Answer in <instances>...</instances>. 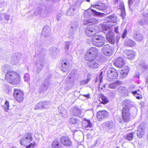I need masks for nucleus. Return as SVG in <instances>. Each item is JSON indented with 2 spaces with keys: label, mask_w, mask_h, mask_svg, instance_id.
Listing matches in <instances>:
<instances>
[{
  "label": "nucleus",
  "mask_w": 148,
  "mask_h": 148,
  "mask_svg": "<svg viewBox=\"0 0 148 148\" xmlns=\"http://www.w3.org/2000/svg\"><path fill=\"white\" fill-rule=\"evenodd\" d=\"M5 79L8 82L13 85L18 84L20 81L19 75L13 71L8 72L5 75Z\"/></svg>",
  "instance_id": "1"
},
{
  "label": "nucleus",
  "mask_w": 148,
  "mask_h": 148,
  "mask_svg": "<svg viewBox=\"0 0 148 148\" xmlns=\"http://www.w3.org/2000/svg\"><path fill=\"white\" fill-rule=\"evenodd\" d=\"M103 31L106 33V37L108 41L111 43L114 44L115 42L114 34L111 29L106 27H103Z\"/></svg>",
  "instance_id": "2"
},
{
  "label": "nucleus",
  "mask_w": 148,
  "mask_h": 148,
  "mask_svg": "<svg viewBox=\"0 0 148 148\" xmlns=\"http://www.w3.org/2000/svg\"><path fill=\"white\" fill-rule=\"evenodd\" d=\"M98 53V49L95 47H92L88 50L85 56V58L88 61L94 60Z\"/></svg>",
  "instance_id": "3"
},
{
  "label": "nucleus",
  "mask_w": 148,
  "mask_h": 148,
  "mask_svg": "<svg viewBox=\"0 0 148 148\" xmlns=\"http://www.w3.org/2000/svg\"><path fill=\"white\" fill-rule=\"evenodd\" d=\"M91 40L93 44L96 46L101 47L105 43V38L101 35H97L94 36Z\"/></svg>",
  "instance_id": "4"
},
{
  "label": "nucleus",
  "mask_w": 148,
  "mask_h": 148,
  "mask_svg": "<svg viewBox=\"0 0 148 148\" xmlns=\"http://www.w3.org/2000/svg\"><path fill=\"white\" fill-rule=\"evenodd\" d=\"M92 13H93L94 16L100 17H103L105 16V13L97 12L92 9L90 10H88L85 12L84 13V16L86 18L89 17L91 16Z\"/></svg>",
  "instance_id": "5"
},
{
  "label": "nucleus",
  "mask_w": 148,
  "mask_h": 148,
  "mask_svg": "<svg viewBox=\"0 0 148 148\" xmlns=\"http://www.w3.org/2000/svg\"><path fill=\"white\" fill-rule=\"evenodd\" d=\"M50 106V103L49 101H41L39 102L35 105L34 109L37 110L46 109L49 108Z\"/></svg>",
  "instance_id": "6"
},
{
  "label": "nucleus",
  "mask_w": 148,
  "mask_h": 148,
  "mask_svg": "<svg viewBox=\"0 0 148 148\" xmlns=\"http://www.w3.org/2000/svg\"><path fill=\"white\" fill-rule=\"evenodd\" d=\"M33 140L31 133H28L25 136L22 137L20 140V144L22 145H25L30 143Z\"/></svg>",
  "instance_id": "7"
},
{
  "label": "nucleus",
  "mask_w": 148,
  "mask_h": 148,
  "mask_svg": "<svg viewBox=\"0 0 148 148\" xmlns=\"http://www.w3.org/2000/svg\"><path fill=\"white\" fill-rule=\"evenodd\" d=\"M13 96L15 99L19 102H21L23 100V93L22 91L18 89H14Z\"/></svg>",
  "instance_id": "8"
},
{
  "label": "nucleus",
  "mask_w": 148,
  "mask_h": 148,
  "mask_svg": "<svg viewBox=\"0 0 148 148\" xmlns=\"http://www.w3.org/2000/svg\"><path fill=\"white\" fill-rule=\"evenodd\" d=\"M106 73L111 79H115L118 76V73L116 70L112 68H109L107 71Z\"/></svg>",
  "instance_id": "9"
},
{
  "label": "nucleus",
  "mask_w": 148,
  "mask_h": 148,
  "mask_svg": "<svg viewBox=\"0 0 148 148\" xmlns=\"http://www.w3.org/2000/svg\"><path fill=\"white\" fill-rule=\"evenodd\" d=\"M105 130L109 132H112L114 129V125L112 121H107L103 124Z\"/></svg>",
  "instance_id": "10"
},
{
  "label": "nucleus",
  "mask_w": 148,
  "mask_h": 148,
  "mask_svg": "<svg viewBox=\"0 0 148 148\" xmlns=\"http://www.w3.org/2000/svg\"><path fill=\"white\" fill-rule=\"evenodd\" d=\"M108 112L106 110H101L98 112L97 113V117L99 121L107 118L108 117Z\"/></svg>",
  "instance_id": "11"
},
{
  "label": "nucleus",
  "mask_w": 148,
  "mask_h": 148,
  "mask_svg": "<svg viewBox=\"0 0 148 148\" xmlns=\"http://www.w3.org/2000/svg\"><path fill=\"white\" fill-rule=\"evenodd\" d=\"M22 54L20 53H17L12 58V60L14 64H16L18 62L21 63L22 62Z\"/></svg>",
  "instance_id": "12"
},
{
  "label": "nucleus",
  "mask_w": 148,
  "mask_h": 148,
  "mask_svg": "<svg viewBox=\"0 0 148 148\" xmlns=\"http://www.w3.org/2000/svg\"><path fill=\"white\" fill-rule=\"evenodd\" d=\"M70 66L69 60L66 58L63 59L62 62L61 70L65 72H67L69 69V68Z\"/></svg>",
  "instance_id": "13"
},
{
  "label": "nucleus",
  "mask_w": 148,
  "mask_h": 148,
  "mask_svg": "<svg viewBox=\"0 0 148 148\" xmlns=\"http://www.w3.org/2000/svg\"><path fill=\"white\" fill-rule=\"evenodd\" d=\"M102 50L103 53L106 56L110 55L113 51L112 48L108 44L105 45L102 47Z\"/></svg>",
  "instance_id": "14"
},
{
  "label": "nucleus",
  "mask_w": 148,
  "mask_h": 148,
  "mask_svg": "<svg viewBox=\"0 0 148 148\" xmlns=\"http://www.w3.org/2000/svg\"><path fill=\"white\" fill-rule=\"evenodd\" d=\"M146 132V128L141 125H139L137 132V137L139 138H142Z\"/></svg>",
  "instance_id": "15"
},
{
  "label": "nucleus",
  "mask_w": 148,
  "mask_h": 148,
  "mask_svg": "<svg viewBox=\"0 0 148 148\" xmlns=\"http://www.w3.org/2000/svg\"><path fill=\"white\" fill-rule=\"evenodd\" d=\"M96 32L95 29L90 26H87L85 30L86 34L89 36H92L95 34Z\"/></svg>",
  "instance_id": "16"
},
{
  "label": "nucleus",
  "mask_w": 148,
  "mask_h": 148,
  "mask_svg": "<svg viewBox=\"0 0 148 148\" xmlns=\"http://www.w3.org/2000/svg\"><path fill=\"white\" fill-rule=\"evenodd\" d=\"M60 142L66 146H70L72 145L70 139L67 136L62 137L60 138Z\"/></svg>",
  "instance_id": "17"
},
{
  "label": "nucleus",
  "mask_w": 148,
  "mask_h": 148,
  "mask_svg": "<svg viewBox=\"0 0 148 148\" xmlns=\"http://www.w3.org/2000/svg\"><path fill=\"white\" fill-rule=\"evenodd\" d=\"M49 85V81L48 79L45 80L43 82L42 85H41L39 89V92L42 93L43 91L46 90L48 88Z\"/></svg>",
  "instance_id": "18"
},
{
  "label": "nucleus",
  "mask_w": 148,
  "mask_h": 148,
  "mask_svg": "<svg viewBox=\"0 0 148 148\" xmlns=\"http://www.w3.org/2000/svg\"><path fill=\"white\" fill-rule=\"evenodd\" d=\"M51 28L48 26H45L42 32V34L45 37H48L51 34Z\"/></svg>",
  "instance_id": "19"
},
{
  "label": "nucleus",
  "mask_w": 148,
  "mask_h": 148,
  "mask_svg": "<svg viewBox=\"0 0 148 148\" xmlns=\"http://www.w3.org/2000/svg\"><path fill=\"white\" fill-rule=\"evenodd\" d=\"M40 61L38 62L36 65L37 68V72L38 73L40 72L43 68V66L44 64L45 59L44 58L42 59L40 58Z\"/></svg>",
  "instance_id": "20"
},
{
  "label": "nucleus",
  "mask_w": 148,
  "mask_h": 148,
  "mask_svg": "<svg viewBox=\"0 0 148 148\" xmlns=\"http://www.w3.org/2000/svg\"><path fill=\"white\" fill-rule=\"evenodd\" d=\"M133 37L134 39L138 42H141L143 39V36L139 32H136L134 34Z\"/></svg>",
  "instance_id": "21"
},
{
  "label": "nucleus",
  "mask_w": 148,
  "mask_h": 148,
  "mask_svg": "<svg viewBox=\"0 0 148 148\" xmlns=\"http://www.w3.org/2000/svg\"><path fill=\"white\" fill-rule=\"evenodd\" d=\"M114 64L116 66L121 68L124 65V63L123 60L121 58H119L115 60Z\"/></svg>",
  "instance_id": "22"
},
{
  "label": "nucleus",
  "mask_w": 148,
  "mask_h": 148,
  "mask_svg": "<svg viewBox=\"0 0 148 148\" xmlns=\"http://www.w3.org/2000/svg\"><path fill=\"white\" fill-rule=\"evenodd\" d=\"M69 123L71 124H74L78 126L80 125L81 121L75 117L71 118L69 120Z\"/></svg>",
  "instance_id": "23"
},
{
  "label": "nucleus",
  "mask_w": 148,
  "mask_h": 148,
  "mask_svg": "<svg viewBox=\"0 0 148 148\" xmlns=\"http://www.w3.org/2000/svg\"><path fill=\"white\" fill-rule=\"evenodd\" d=\"M72 114L75 116H80L82 112L81 110L77 107H74L72 108L71 110Z\"/></svg>",
  "instance_id": "24"
},
{
  "label": "nucleus",
  "mask_w": 148,
  "mask_h": 148,
  "mask_svg": "<svg viewBox=\"0 0 148 148\" xmlns=\"http://www.w3.org/2000/svg\"><path fill=\"white\" fill-rule=\"evenodd\" d=\"M124 44L125 46L131 47H134L136 45V42L130 39L126 40L124 42Z\"/></svg>",
  "instance_id": "25"
},
{
  "label": "nucleus",
  "mask_w": 148,
  "mask_h": 148,
  "mask_svg": "<svg viewBox=\"0 0 148 148\" xmlns=\"http://www.w3.org/2000/svg\"><path fill=\"white\" fill-rule=\"evenodd\" d=\"M129 71V69L128 66H125L122 70L121 74L123 78L125 77L128 74Z\"/></svg>",
  "instance_id": "26"
},
{
  "label": "nucleus",
  "mask_w": 148,
  "mask_h": 148,
  "mask_svg": "<svg viewBox=\"0 0 148 148\" xmlns=\"http://www.w3.org/2000/svg\"><path fill=\"white\" fill-rule=\"evenodd\" d=\"M124 53L126 54L127 58L129 59L134 58L136 54L134 52L127 51V50L124 51Z\"/></svg>",
  "instance_id": "27"
},
{
  "label": "nucleus",
  "mask_w": 148,
  "mask_h": 148,
  "mask_svg": "<svg viewBox=\"0 0 148 148\" xmlns=\"http://www.w3.org/2000/svg\"><path fill=\"white\" fill-rule=\"evenodd\" d=\"M90 61V62L88 63V65L90 68L92 69H96L99 67V64L95 61L92 60Z\"/></svg>",
  "instance_id": "28"
},
{
  "label": "nucleus",
  "mask_w": 148,
  "mask_h": 148,
  "mask_svg": "<svg viewBox=\"0 0 148 148\" xmlns=\"http://www.w3.org/2000/svg\"><path fill=\"white\" fill-rule=\"evenodd\" d=\"M49 53L54 58H55L57 56L58 51L56 47L51 48L49 49Z\"/></svg>",
  "instance_id": "29"
},
{
  "label": "nucleus",
  "mask_w": 148,
  "mask_h": 148,
  "mask_svg": "<svg viewBox=\"0 0 148 148\" xmlns=\"http://www.w3.org/2000/svg\"><path fill=\"white\" fill-rule=\"evenodd\" d=\"M35 14L37 15H39L42 16H44L46 15V10L42 8H38L37 11L35 12Z\"/></svg>",
  "instance_id": "30"
},
{
  "label": "nucleus",
  "mask_w": 148,
  "mask_h": 148,
  "mask_svg": "<svg viewBox=\"0 0 148 148\" xmlns=\"http://www.w3.org/2000/svg\"><path fill=\"white\" fill-rule=\"evenodd\" d=\"M94 8L99 11H103L107 8V7L104 4H102L101 5H99L98 4H96L92 6Z\"/></svg>",
  "instance_id": "31"
},
{
  "label": "nucleus",
  "mask_w": 148,
  "mask_h": 148,
  "mask_svg": "<svg viewBox=\"0 0 148 148\" xmlns=\"http://www.w3.org/2000/svg\"><path fill=\"white\" fill-rule=\"evenodd\" d=\"M132 93L135 96L136 99H140L141 98V92L139 90L132 91Z\"/></svg>",
  "instance_id": "32"
},
{
  "label": "nucleus",
  "mask_w": 148,
  "mask_h": 148,
  "mask_svg": "<svg viewBox=\"0 0 148 148\" xmlns=\"http://www.w3.org/2000/svg\"><path fill=\"white\" fill-rule=\"evenodd\" d=\"M140 67L143 69H148V61L143 60L140 64Z\"/></svg>",
  "instance_id": "33"
},
{
  "label": "nucleus",
  "mask_w": 148,
  "mask_h": 148,
  "mask_svg": "<svg viewBox=\"0 0 148 148\" xmlns=\"http://www.w3.org/2000/svg\"><path fill=\"white\" fill-rule=\"evenodd\" d=\"M99 100L101 101V103L103 104H105L108 102L107 97L103 95H100Z\"/></svg>",
  "instance_id": "34"
},
{
  "label": "nucleus",
  "mask_w": 148,
  "mask_h": 148,
  "mask_svg": "<svg viewBox=\"0 0 148 148\" xmlns=\"http://www.w3.org/2000/svg\"><path fill=\"white\" fill-rule=\"evenodd\" d=\"M75 24L74 26H71L69 31V34L70 36H73L74 34V32H75L76 29L77 27V23H75Z\"/></svg>",
  "instance_id": "35"
},
{
  "label": "nucleus",
  "mask_w": 148,
  "mask_h": 148,
  "mask_svg": "<svg viewBox=\"0 0 148 148\" xmlns=\"http://www.w3.org/2000/svg\"><path fill=\"white\" fill-rule=\"evenodd\" d=\"M82 125L85 127H92V124L89 120L84 121L82 123Z\"/></svg>",
  "instance_id": "36"
},
{
  "label": "nucleus",
  "mask_w": 148,
  "mask_h": 148,
  "mask_svg": "<svg viewBox=\"0 0 148 148\" xmlns=\"http://www.w3.org/2000/svg\"><path fill=\"white\" fill-rule=\"evenodd\" d=\"M51 146L53 148H60V145L57 140H54L51 144Z\"/></svg>",
  "instance_id": "37"
},
{
  "label": "nucleus",
  "mask_w": 148,
  "mask_h": 148,
  "mask_svg": "<svg viewBox=\"0 0 148 148\" xmlns=\"http://www.w3.org/2000/svg\"><path fill=\"white\" fill-rule=\"evenodd\" d=\"M108 17L109 18V22H111L113 23L116 22V17L114 15H111Z\"/></svg>",
  "instance_id": "38"
},
{
  "label": "nucleus",
  "mask_w": 148,
  "mask_h": 148,
  "mask_svg": "<svg viewBox=\"0 0 148 148\" xmlns=\"http://www.w3.org/2000/svg\"><path fill=\"white\" fill-rule=\"evenodd\" d=\"M88 24L91 23L92 24L97 23H98V20L95 18H92L87 20Z\"/></svg>",
  "instance_id": "39"
},
{
  "label": "nucleus",
  "mask_w": 148,
  "mask_h": 148,
  "mask_svg": "<svg viewBox=\"0 0 148 148\" xmlns=\"http://www.w3.org/2000/svg\"><path fill=\"white\" fill-rule=\"evenodd\" d=\"M131 116V114H122L123 120L125 122H127L130 120Z\"/></svg>",
  "instance_id": "40"
},
{
  "label": "nucleus",
  "mask_w": 148,
  "mask_h": 148,
  "mask_svg": "<svg viewBox=\"0 0 148 148\" xmlns=\"http://www.w3.org/2000/svg\"><path fill=\"white\" fill-rule=\"evenodd\" d=\"M10 66L7 64H5L3 65L2 67V70L3 72L6 73L8 71H9L10 69Z\"/></svg>",
  "instance_id": "41"
},
{
  "label": "nucleus",
  "mask_w": 148,
  "mask_h": 148,
  "mask_svg": "<svg viewBox=\"0 0 148 148\" xmlns=\"http://www.w3.org/2000/svg\"><path fill=\"white\" fill-rule=\"evenodd\" d=\"M142 18L138 20V23L140 25H146L147 23L146 22L145 18L144 15Z\"/></svg>",
  "instance_id": "42"
},
{
  "label": "nucleus",
  "mask_w": 148,
  "mask_h": 148,
  "mask_svg": "<svg viewBox=\"0 0 148 148\" xmlns=\"http://www.w3.org/2000/svg\"><path fill=\"white\" fill-rule=\"evenodd\" d=\"M121 82L119 81H117L115 82L110 84L108 86L110 88H114L118 85H120Z\"/></svg>",
  "instance_id": "43"
},
{
  "label": "nucleus",
  "mask_w": 148,
  "mask_h": 148,
  "mask_svg": "<svg viewBox=\"0 0 148 148\" xmlns=\"http://www.w3.org/2000/svg\"><path fill=\"white\" fill-rule=\"evenodd\" d=\"M122 114H131L130 112L129 108L128 107H125L122 109Z\"/></svg>",
  "instance_id": "44"
},
{
  "label": "nucleus",
  "mask_w": 148,
  "mask_h": 148,
  "mask_svg": "<svg viewBox=\"0 0 148 148\" xmlns=\"http://www.w3.org/2000/svg\"><path fill=\"white\" fill-rule=\"evenodd\" d=\"M9 103L6 101L5 102V105L2 106V107L5 110V112H8L9 110Z\"/></svg>",
  "instance_id": "45"
},
{
  "label": "nucleus",
  "mask_w": 148,
  "mask_h": 148,
  "mask_svg": "<svg viewBox=\"0 0 148 148\" xmlns=\"http://www.w3.org/2000/svg\"><path fill=\"white\" fill-rule=\"evenodd\" d=\"M133 133L131 132L127 134L125 138L128 140H132L133 138Z\"/></svg>",
  "instance_id": "46"
},
{
  "label": "nucleus",
  "mask_w": 148,
  "mask_h": 148,
  "mask_svg": "<svg viewBox=\"0 0 148 148\" xmlns=\"http://www.w3.org/2000/svg\"><path fill=\"white\" fill-rule=\"evenodd\" d=\"M71 41L67 42L65 43L64 49L66 52L69 50V47L71 44Z\"/></svg>",
  "instance_id": "47"
},
{
  "label": "nucleus",
  "mask_w": 148,
  "mask_h": 148,
  "mask_svg": "<svg viewBox=\"0 0 148 148\" xmlns=\"http://www.w3.org/2000/svg\"><path fill=\"white\" fill-rule=\"evenodd\" d=\"M23 79L25 81L27 82H29L30 79L29 74L28 73H25L24 75Z\"/></svg>",
  "instance_id": "48"
},
{
  "label": "nucleus",
  "mask_w": 148,
  "mask_h": 148,
  "mask_svg": "<svg viewBox=\"0 0 148 148\" xmlns=\"http://www.w3.org/2000/svg\"><path fill=\"white\" fill-rule=\"evenodd\" d=\"M118 90L119 91L126 93L127 92V89L126 88L123 86H121L119 88Z\"/></svg>",
  "instance_id": "49"
},
{
  "label": "nucleus",
  "mask_w": 148,
  "mask_h": 148,
  "mask_svg": "<svg viewBox=\"0 0 148 148\" xmlns=\"http://www.w3.org/2000/svg\"><path fill=\"white\" fill-rule=\"evenodd\" d=\"M135 88V86L133 85H132L129 86L128 88V90L130 92L132 93V91H134V90Z\"/></svg>",
  "instance_id": "50"
},
{
  "label": "nucleus",
  "mask_w": 148,
  "mask_h": 148,
  "mask_svg": "<svg viewBox=\"0 0 148 148\" xmlns=\"http://www.w3.org/2000/svg\"><path fill=\"white\" fill-rule=\"evenodd\" d=\"M124 103L125 105V107H128L130 105L131 103V101L130 100L126 99L124 100Z\"/></svg>",
  "instance_id": "51"
},
{
  "label": "nucleus",
  "mask_w": 148,
  "mask_h": 148,
  "mask_svg": "<svg viewBox=\"0 0 148 148\" xmlns=\"http://www.w3.org/2000/svg\"><path fill=\"white\" fill-rule=\"evenodd\" d=\"M3 88L4 91L8 92L10 91L9 87L7 84H4L3 86Z\"/></svg>",
  "instance_id": "52"
},
{
  "label": "nucleus",
  "mask_w": 148,
  "mask_h": 148,
  "mask_svg": "<svg viewBox=\"0 0 148 148\" xmlns=\"http://www.w3.org/2000/svg\"><path fill=\"white\" fill-rule=\"evenodd\" d=\"M119 9L122 10V11L124 12L125 10L124 3L121 2L119 5Z\"/></svg>",
  "instance_id": "53"
},
{
  "label": "nucleus",
  "mask_w": 148,
  "mask_h": 148,
  "mask_svg": "<svg viewBox=\"0 0 148 148\" xmlns=\"http://www.w3.org/2000/svg\"><path fill=\"white\" fill-rule=\"evenodd\" d=\"M36 144V143L33 142L32 143H31L29 145L27 146L25 148H30L31 147H33L35 146Z\"/></svg>",
  "instance_id": "54"
},
{
  "label": "nucleus",
  "mask_w": 148,
  "mask_h": 148,
  "mask_svg": "<svg viewBox=\"0 0 148 148\" xmlns=\"http://www.w3.org/2000/svg\"><path fill=\"white\" fill-rule=\"evenodd\" d=\"M86 79L81 81L80 83V85H86L88 83Z\"/></svg>",
  "instance_id": "55"
},
{
  "label": "nucleus",
  "mask_w": 148,
  "mask_h": 148,
  "mask_svg": "<svg viewBox=\"0 0 148 148\" xmlns=\"http://www.w3.org/2000/svg\"><path fill=\"white\" fill-rule=\"evenodd\" d=\"M127 29H125L123 34L122 35V37L123 38H124L125 37L127 34Z\"/></svg>",
  "instance_id": "56"
},
{
  "label": "nucleus",
  "mask_w": 148,
  "mask_h": 148,
  "mask_svg": "<svg viewBox=\"0 0 148 148\" xmlns=\"http://www.w3.org/2000/svg\"><path fill=\"white\" fill-rule=\"evenodd\" d=\"M146 22L147 23L146 25H148V14H144Z\"/></svg>",
  "instance_id": "57"
},
{
  "label": "nucleus",
  "mask_w": 148,
  "mask_h": 148,
  "mask_svg": "<svg viewBox=\"0 0 148 148\" xmlns=\"http://www.w3.org/2000/svg\"><path fill=\"white\" fill-rule=\"evenodd\" d=\"M103 72L102 71H101L99 74V82L100 83L102 81V80L103 77Z\"/></svg>",
  "instance_id": "58"
},
{
  "label": "nucleus",
  "mask_w": 148,
  "mask_h": 148,
  "mask_svg": "<svg viewBox=\"0 0 148 148\" xmlns=\"http://www.w3.org/2000/svg\"><path fill=\"white\" fill-rule=\"evenodd\" d=\"M3 17H4L5 20L8 21L9 19L10 16L9 15H5L4 14Z\"/></svg>",
  "instance_id": "59"
},
{
  "label": "nucleus",
  "mask_w": 148,
  "mask_h": 148,
  "mask_svg": "<svg viewBox=\"0 0 148 148\" xmlns=\"http://www.w3.org/2000/svg\"><path fill=\"white\" fill-rule=\"evenodd\" d=\"M122 117H121V116H117V119L119 123H121V122H122V120H123V119H122Z\"/></svg>",
  "instance_id": "60"
},
{
  "label": "nucleus",
  "mask_w": 148,
  "mask_h": 148,
  "mask_svg": "<svg viewBox=\"0 0 148 148\" xmlns=\"http://www.w3.org/2000/svg\"><path fill=\"white\" fill-rule=\"evenodd\" d=\"M134 1L133 0H128V3L129 4V6H130V5L133 3Z\"/></svg>",
  "instance_id": "61"
},
{
  "label": "nucleus",
  "mask_w": 148,
  "mask_h": 148,
  "mask_svg": "<svg viewBox=\"0 0 148 148\" xmlns=\"http://www.w3.org/2000/svg\"><path fill=\"white\" fill-rule=\"evenodd\" d=\"M4 16V14H0V21H2L3 19V18Z\"/></svg>",
  "instance_id": "62"
},
{
  "label": "nucleus",
  "mask_w": 148,
  "mask_h": 148,
  "mask_svg": "<svg viewBox=\"0 0 148 148\" xmlns=\"http://www.w3.org/2000/svg\"><path fill=\"white\" fill-rule=\"evenodd\" d=\"M118 27H115V29H114V31H115V32L116 33H118Z\"/></svg>",
  "instance_id": "63"
},
{
  "label": "nucleus",
  "mask_w": 148,
  "mask_h": 148,
  "mask_svg": "<svg viewBox=\"0 0 148 148\" xmlns=\"http://www.w3.org/2000/svg\"><path fill=\"white\" fill-rule=\"evenodd\" d=\"M83 95L85 97H87L88 98H89V94H88V95Z\"/></svg>",
  "instance_id": "64"
}]
</instances>
